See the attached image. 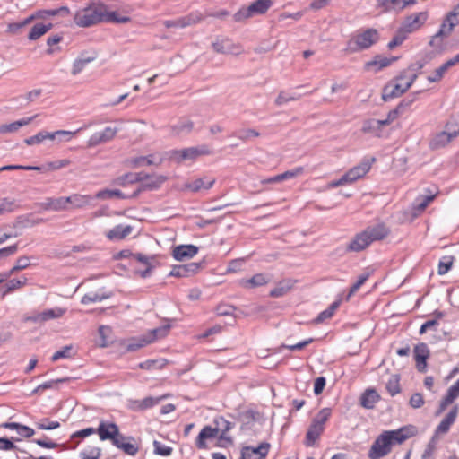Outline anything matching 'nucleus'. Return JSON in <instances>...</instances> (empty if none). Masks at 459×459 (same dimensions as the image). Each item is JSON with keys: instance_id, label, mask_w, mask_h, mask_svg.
Returning <instances> with one entry per match:
<instances>
[{"instance_id": "nucleus-59", "label": "nucleus", "mask_w": 459, "mask_h": 459, "mask_svg": "<svg viewBox=\"0 0 459 459\" xmlns=\"http://www.w3.org/2000/svg\"><path fill=\"white\" fill-rule=\"evenodd\" d=\"M108 143L100 132L94 133L88 140L87 146L88 147H96L100 144Z\"/></svg>"}, {"instance_id": "nucleus-48", "label": "nucleus", "mask_w": 459, "mask_h": 459, "mask_svg": "<svg viewBox=\"0 0 459 459\" xmlns=\"http://www.w3.org/2000/svg\"><path fill=\"white\" fill-rule=\"evenodd\" d=\"M399 380L400 379L397 375H393L386 383L385 388L392 396H394L401 392Z\"/></svg>"}, {"instance_id": "nucleus-6", "label": "nucleus", "mask_w": 459, "mask_h": 459, "mask_svg": "<svg viewBox=\"0 0 459 459\" xmlns=\"http://www.w3.org/2000/svg\"><path fill=\"white\" fill-rule=\"evenodd\" d=\"M213 424L215 426L212 429L216 430V436L220 433L218 437L219 446L225 447L227 445H231L233 439L230 436H228V432L233 428L234 424L222 416L215 417Z\"/></svg>"}, {"instance_id": "nucleus-63", "label": "nucleus", "mask_w": 459, "mask_h": 459, "mask_svg": "<svg viewBox=\"0 0 459 459\" xmlns=\"http://www.w3.org/2000/svg\"><path fill=\"white\" fill-rule=\"evenodd\" d=\"M132 258L135 261L143 264L145 266L154 264L155 256H148L141 253L132 255Z\"/></svg>"}, {"instance_id": "nucleus-17", "label": "nucleus", "mask_w": 459, "mask_h": 459, "mask_svg": "<svg viewBox=\"0 0 459 459\" xmlns=\"http://www.w3.org/2000/svg\"><path fill=\"white\" fill-rule=\"evenodd\" d=\"M114 446L128 455H135L139 451V446L133 437L122 435L118 440L114 441Z\"/></svg>"}, {"instance_id": "nucleus-60", "label": "nucleus", "mask_w": 459, "mask_h": 459, "mask_svg": "<svg viewBox=\"0 0 459 459\" xmlns=\"http://www.w3.org/2000/svg\"><path fill=\"white\" fill-rule=\"evenodd\" d=\"M254 14L252 11H249L248 7H243L239 9L233 16V19L236 22H243L250 17H252Z\"/></svg>"}, {"instance_id": "nucleus-30", "label": "nucleus", "mask_w": 459, "mask_h": 459, "mask_svg": "<svg viewBox=\"0 0 459 459\" xmlns=\"http://www.w3.org/2000/svg\"><path fill=\"white\" fill-rule=\"evenodd\" d=\"M52 28H53V24L50 22L47 23V24L42 23V22H38L31 28L29 35H28V39L30 40H36V39H39L41 36H43L44 34H46Z\"/></svg>"}, {"instance_id": "nucleus-32", "label": "nucleus", "mask_w": 459, "mask_h": 459, "mask_svg": "<svg viewBox=\"0 0 459 459\" xmlns=\"http://www.w3.org/2000/svg\"><path fill=\"white\" fill-rule=\"evenodd\" d=\"M269 277L264 273H256L250 279L242 281V285L246 288H256L264 286L269 282Z\"/></svg>"}, {"instance_id": "nucleus-21", "label": "nucleus", "mask_w": 459, "mask_h": 459, "mask_svg": "<svg viewBox=\"0 0 459 459\" xmlns=\"http://www.w3.org/2000/svg\"><path fill=\"white\" fill-rule=\"evenodd\" d=\"M370 239L363 230L358 233L347 246V250L351 252H360L370 245Z\"/></svg>"}, {"instance_id": "nucleus-15", "label": "nucleus", "mask_w": 459, "mask_h": 459, "mask_svg": "<svg viewBox=\"0 0 459 459\" xmlns=\"http://www.w3.org/2000/svg\"><path fill=\"white\" fill-rule=\"evenodd\" d=\"M269 448L270 444L267 442L261 443L257 447L244 446L239 459H263L267 455Z\"/></svg>"}, {"instance_id": "nucleus-54", "label": "nucleus", "mask_w": 459, "mask_h": 459, "mask_svg": "<svg viewBox=\"0 0 459 459\" xmlns=\"http://www.w3.org/2000/svg\"><path fill=\"white\" fill-rule=\"evenodd\" d=\"M93 197L91 195H82L79 194H74V208H82L91 204Z\"/></svg>"}, {"instance_id": "nucleus-36", "label": "nucleus", "mask_w": 459, "mask_h": 459, "mask_svg": "<svg viewBox=\"0 0 459 459\" xmlns=\"http://www.w3.org/2000/svg\"><path fill=\"white\" fill-rule=\"evenodd\" d=\"M160 401V398H153L152 396L146 397L143 400H135L132 402V409L134 410H146L152 408Z\"/></svg>"}, {"instance_id": "nucleus-49", "label": "nucleus", "mask_w": 459, "mask_h": 459, "mask_svg": "<svg viewBox=\"0 0 459 459\" xmlns=\"http://www.w3.org/2000/svg\"><path fill=\"white\" fill-rule=\"evenodd\" d=\"M455 257L452 255L444 256L438 263L437 273L439 275L446 274L452 267Z\"/></svg>"}, {"instance_id": "nucleus-20", "label": "nucleus", "mask_w": 459, "mask_h": 459, "mask_svg": "<svg viewBox=\"0 0 459 459\" xmlns=\"http://www.w3.org/2000/svg\"><path fill=\"white\" fill-rule=\"evenodd\" d=\"M364 231L370 239V243L382 240L390 233L389 229L384 223H378L374 226L367 227Z\"/></svg>"}, {"instance_id": "nucleus-1", "label": "nucleus", "mask_w": 459, "mask_h": 459, "mask_svg": "<svg viewBox=\"0 0 459 459\" xmlns=\"http://www.w3.org/2000/svg\"><path fill=\"white\" fill-rule=\"evenodd\" d=\"M412 435L413 432L408 427L396 430H385L375 439L368 455L370 459H380L392 451L394 444H402Z\"/></svg>"}, {"instance_id": "nucleus-35", "label": "nucleus", "mask_w": 459, "mask_h": 459, "mask_svg": "<svg viewBox=\"0 0 459 459\" xmlns=\"http://www.w3.org/2000/svg\"><path fill=\"white\" fill-rule=\"evenodd\" d=\"M273 0H255L249 5V11H252L253 14H264L272 6Z\"/></svg>"}, {"instance_id": "nucleus-28", "label": "nucleus", "mask_w": 459, "mask_h": 459, "mask_svg": "<svg viewBox=\"0 0 459 459\" xmlns=\"http://www.w3.org/2000/svg\"><path fill=\"white\" fill-rule=\"evenodd\" d=\"M398 57L393 56L391 58L377 56L373 60L366 63L365 67L367 69H370L374 66H377L376 68V72L380 71L381 69L389 66L393 62L396 61Z\"/></svg>"}, {"instance_id": "nucleus-53", "label": "nucleus", "mask_w": 459, "mask_h": 459, "mask_svg": "<svg viewBox=\"0 0 459 459\" xmlns=\"http://www.w3.org/2000/svg\"><path fill=\"white\" fill-rule=\"evenodd\" d=\"M36 427L42 430H52L60 427V423L56 420H50L48 418L42 419L36 422Z\"/></svg>"}, {"instance_id": "nucleus-42", "label": "nucleus", "mask_w": 459, "mask_h": 459, "mask_svg": "<svg viewBox=\"0 0 459 459\" xmlns=\"http://www.w3.org/2000/svg\"><path fill=\"white\" fill-rule=\"evenodd\" d=\"M66 309L61 307H54L50 309H46L41 312L43 323L51 319H56L63 316L65 313Z\"/></svg>"}, {"instance_id": "nucleus-24", "label": "nucleus", "mask_w": 459, "mask_h": 459, "mask_svg": "<svg viewBox=\"0 0 459 459\" xmlns=\"http://www.w3.org/2000/svg\"><path fill=\"white\" fill-rule=\"evenodd\" d=\"M216 437V430L213 429L212 426H204L195 439V446L198 449H206V440Z\"/></svg>"}, {"instance_id": "nucleus-46", "label": "nucleus", "mask_w": 459, "mask_h": 459, "mask_svg": "<svg viewBox=\"0 0 459 459\" xmlns=\"http://www.w3.org/2000/svg\"><path fill=\"white\" fill-rule=\"evenodd\" d=\"M110 296H111V294H109V293L108 294L87 293L82 298L81 302H82V304L86 305L89 303L102 301L103 299L110 298Z\"/></svg>"}, {"instance_id": "nucleus-50", "label": "nucleus", "mask_w": 459, "mask_h": 459, "mask_svg": "<svg viewBox=\"0 0 459 459\" xmlns=\"http://www.w3.org/2000/svg\"><path fill=\"white\" fill-rule=\"evenodd\" d=\"M301 97L300 94H288L285 91H281L275 100L276 106H282L290 101L298 100Z\"/></svg>"}, {"instance_id": "nucleus-40", "label": "nucleus", "mask_w": 459, "mask_h": 459, "mask_svg": "<svg viewBox=\"0 0 459 459\" xmlns=\"http://www.w3.org/2000/svg\"><path fill=\"white\" fill-rule=\"evenodd\" d=\"M30 264L29 256H21L16 260L15 265L8 273H4V277L8 278L16 272L28 268Z\"/></svg>"}, {"instance_id": "nucleus-52", "label": "nucleus", "mask_w": 459, "mask_h": 459, "mask_svg": "<svg viewBox=\"0 0 459 459\" xmlns=\"http://www.w3.org/2000/svg\"><path fill=\"white\" fill-rule=\"evenodd\" d=\"M82 459H100L101 456V449L97 446L88 447L80 453Z\"/></svg>"}, {"instance_id": "nucleus-44", "label": "nucleus", "mask_w": 459, "mask_h": 459, "mask_svg": "<svg viewBox=\"0 0 459 459\" xmlns=\"http://www.w3.org/2000/svg\"><path fill=\"white\" fill-rule=\"evenodd\" d=\"M113 197H117L120 199L126 198V196L124 195V193L118 189H113V190L104 189V190L99 191L96 194V198H99V199H109V198H113Z\"/></svg>"}, {"instance_id": "nucleus-12", "label": "nucleus", "mask_w": 459, "mask_h": 459, "mask_svg": "<svg viewBox=\"0 0 459 459\" xmlns=\"http://www.w3.org/2000/svg\"><path fill=\"white\" fill-rule=\"evenodd\" d=\"M428 19L427 12H420L411 13L405 17L401 27L408 33L411 34L419 29L426 22Z\"/></svg>"}, {"instance_id": "nucleus-34", "label": "nucleus", "mask_w": 459, "mask_h": 459, "mask_svg": "<svg viewBox=\"0 0 459 459\" xmlns=\"http://www.w3.org/2000/svg\"><path fill=\"white\" fill-rule=\"evenodd\" d=\"M96 58H97V54L95 52H91V56H87V58H85V59H81V58L77 57L74 61V64H73V68L71 71L72 74L77 75L86 67V65L88 64H90L91 62H93L94 60H96Z\"/></svg>"}, {"instance_id": "nucleus-18", "label": "nucleus", "mask_w": 459, "mask_h": 459, "mask_svg": "<svg viewBox=\"0 0 459 459\" xmlns=\"http://www.w3.org/2000/svg\"><path fill=\"white\" fill-rule=\"evenodd\" d=\"M198 252L195 245H179L174 247L172 255L177 261H184L194 257Z\"/></svg>"}, {"instance_id": "nucleus-3", "label": "nucleus", "mask_w": 459, "mask_h": 459, "mask_svg": "<svg viewBox=\"0 0 459 459\" xmlns=\"http://www.w3.org/2000/svg\"><path fill=\"white\" fill-rule=\"evenodd\" d=\"M170 329V325L167 324L162 326L154 328L151 330L147 334L138 337L132 338L128 341L126 351H135L147 344H150L156 341L158 338H161L167 335Z\"/></svg>"}, {"instance_id": "nucleus-57", "label": "nucleus", "mask_w": 459, "mask_h": 459, "mask_svg": "<svg viewBox=\"0 0 459 459\" xmlns=\"http://www.w3.org/2000/svg\"><path fill=\"white\" fill-rule=\"evenodd\" d=\"M154 453L162 456H169L172 454V447L162 444L160 441L155 440L153 442Z\"/></svg>"}, {"instance_id": "nucleus-51", "label": "nucleus", "mask_w": 459, "mask_h": 459, "mask_svg": "<svg viewBox=\"0 0 459 459\" xmlns=\"http://www.w3.org/2000/svg\"><path fill=\"white\" fill-rule=\"evenodd\" d=\"M449 68H451V66L448 65L447 62H445L442 65H440L438 68L435 70L433 75H429L428 77V81L429 82H439Z\"/></svg>"}, {"instance_id": "nucleus-43", "label": "nucleus", "mask_w": 459, "mask_h": 459, "mask_svg": "<svg viewBox=\"0 0 459 459\" xmlns=\"http://www.w3.org/2000/svg\"><path fill=\"white\" fill-rule=\"evenodd\" d=\"M204 19V15L198 11L192 12L187 15L182 17L185 28L196 24L202 22Z\"/></svg>"}, {"instance_id": "nucleus-62", "label": "nucleus", "mask_w": 459, "mask_h": 459, "mask_svg": "<svg viewBox=\"0 0 459 459\" xmlns=\"http://www.w3.org/2000/svg\"><path fill=\"white\" fill-rule=\"evenodd\" d=\"M70 163H71V161L69 160L65 159V160L50 161V162H48L46 165H47L48 171H50V170H57L62 168H65V167L68 166Z\"/></svg>"}, {"instance_id": "nucleus-39", "label": "nucleus", "mask_w": 459, "mask_h": 459, "mask_svg": "<svg viewBox=\"0 0 459 459\" xmlns=\"http://www.w3.org/2000/svg\"><path fill=\"white\" fill-rule=\"evenodd\" d=\"M40 207L44 210H52L56 212L65 211L61 197L57 198H47L45 202L40 204Z\"/></svg>"}, {"instance_id": "nucleus-11", "label": "nucleus", "mask_w": 459, "mask_h": 459, "mask_svg": "<svg viewBox=\"0 0 459 459\" xmlns=\"http://www.w3.org/2000/svg\"><path fill=\"white\" fill-rule=\"evenodd\" d=\"M417 0H377V8L382 13H399L410 5H414Z\"/></svg>"}, {"instance_id": "nucleus-16", "label": "nucleus", "mask_w": 459, "mask_h": 459, "mask_svg": "<svg viewBox=\"0 0 459 459\" xmlns=\"http://www.w3.org/2000/svg\"><path fill=\"white\" fill-rule=\"evenodd\" d=\"M167 178L162 175H150L148 174L146 180L140 185L136 191L132 195V197H136L141 192L152 191L160 188V186L166 181Z\"/></svg>"}, {"instance_id": "nucleus-2", "label": "nucleus", "mask_w": 459, "mask_h": 459, "mask_svg": "<svg viewBox=\"0 0 459 459\" xmlns=\"http://www.w3.org/2000/svg\"><path fill=\"white\" fill-rule=\"evenodd\" d=\"M380 39L377 29L368 28L364 30H359L347 42L346 51L356 53L368 49L375 45Z\"/></svg>"}, {"instance_id": "nucleus-26", "label": "nucleus", "mask_w": 459, "mask_h": 459, "mask_svg": "<svg viewBox=\"0 0 459 459\" xmlns=\"http://www.w3.org/2000/svg\"><path fill=\"white\" fill-rule=\"evenodd\" d=\"M384 126L378 119H367L363 121L361 132L363 134H370L376 137H381L382 127Z\"/></svg>"}, {"instance_id": "nucleus-22", "label": "nucleus", "mask_w": 459, "mask_h": 459, "mask_svg": "<svg viewBox=\"0 0 459 459\" xmlns=\"http://www.w3.org/2000/svg\"><path fill=\"white\" fill-rule=\"evenodd\" d=\"M45 221V219L35 217L33 214L30 213L18 216L14 221L13 227L22 229L31 228Z\"/></svg>"}, {"instance_id": "nucleus-55", "label": "nucleus", "mask_w": 459, "mask_h": 459, "mask_svg": "<svg viewBox=\"0 0 459 459\" xmlns=\"http://www.w3.org/2000/svg\"><path fill=\"white\" fill-rule=\"evenodd\" d=\"M166 365L165 359H149L140 363L139 367L142 369L162 368Z\"/></svg>"}, {"instance_id": "nucleus-14", "label": "nucleus", "mask_w": 459, "mask_h": 459, "mask_svg": "<svg viewBox=\"0 0 459 459\" xmlns=\"http://www.w3.org/2000/svg\"><path fill=\"white\" fill-rule=\"evenodd\" d=\"M430 356V351L425 342H420L414 346L413 357L416 362V368L419 372L427 371V360Z\"/></svg>"}, {"instance_id": "nucleus-9", "label": "nucleus", "mask_w": 459, "mask_h": 459, "mask_svg": "<svg viewBox=\"0 0 459 459\" xmlns=\"http://www.w3.org/2000/svg\"><path fill=\"white\" fill-rule=\"evenodd\" d=\"M452 121H448L446 125V130L437 134L430 142V146L433 149L444 147L449 143L454 138L459 134V125L456 129H451Z\"/></svg>"}, {"instance_id": "nucleus-27", "label": "nucleus", "mask_w": 459, "mask_h": 459, "mask_svg": "<svg viewBox=\"0 0 459 459\" xmlns=\"http://www.w3.org/2000/svg\"><path fill=\"white\" fill-rule=\"evenodd\" d=\"M36 117H37V115L30 117H23L20 120L14 121L10 124L1 125L0 126V133L1 134L14 133V132L18 131L22 126H27L30 123H31Z\"/></svg>"}, {"instance_id": "nucleus-13", "label": "nucleus", "mask_w": 459, "mask_h": 459, "mask_svg": "<svg viewBox=\"0 0 459 459\" xmlns=\"http://www.w3.org/2000/svg\"><path fill=\"white\" fill-rule=\"evenodd\" d=\"M375 161V158L371 160L365 159L359 165L353 167L347 171L343 176L348 184L355 182L357 179L365 176L370 169L372 163Z\"/></svg>"}, {"instance_id": "nucleus-41", "label": "nucleus", "mask_w": 459, "mask_h": 459, "mask_svg": "<svg viewBox=\"0 0 459 459\" xmlns=\"http://www.w3.org/2000/svg\"><path fill=\"white\" fill-rule=\"evenodd\" d=\"M69 9L66 6H62L58 9H51V10H40L38 11L35 15L38 19H44L46 16H56V15H63L68 14Z\"/></svg>"}, {"instance_id": "nucleus-47", "label": "nucleus", "mask_w": 459, "mask_h": 459, "mask_svg": "<svg viewBox=\"0 0 459 459\" xmlns=\"http://www.w3.org/2000/svg\"><path fill=\"white\" fill-rule=\"evenodd\" d=\"M232 135L237 136L239 140H241L243 142H247L252 137L260 136V133L255 129L248 128V129H241L238 132H235L232 134Z\"/></svg>"}, {"instance_id": "nucleus-29", "label": "nucleus", "mask_w": 459, "mask_h": 459, "mask_svg": "<svg viewBox=\"0 0 459 459\" xmlns=\"http://www.w3.org/2000/svg\"><path fill=\"white\" fill-rule=\"evenodd\" d=\"M452 31H453V30L449 29L448 22H446V20L445 19L444 22H442L438 31L430 39V41L429 43V46H431V47L439 46L442 42V39L444 37H447Z\"/></svg>"}, {"instance_id": "nucleus-5", "label": "nucleus", "mask_w": 459, "mask_h": 459, "mask_svg": "<svg viewBox=\"0 0 459 459\" xmlns=\"http://www.w3.org/2000/svg\"><path fill=\"white\" fill-rule=\"evenodd\" d=\"M76 25L83 28L91 27L103 22V4L98 6H89L74 15Z\"/></svg>"}, {"instance_id": "nucleus-45", "label": "nucleus", "mask_w": 459, "mask_h": 459, "mask_svg": "<svg viewBox=\"0 0 459 459\" xmlns=\"http://www.w3.org/2000/svg\"><path fill=\"white\" fill-rule=\"evenodd\" d=\"M332 411L330 408H323L315 416V418L312 420V423L318 425L320 427H325V423L329 420Z\"/></svg>"}, {"instance_id": "nucleus-33", "label": "nucleus", "mask_w": 459, "mask_h": 459, "mask_svg": "<svg viewBox=\"0 0 459 459\" xmlns=\"http://www.w3.org/2000/svg\"><path fill=\"white\" fill-rule=\"evenodd\" d=\"M214 183L215 179L204 181V178H196L193 182L186 184L185 188L189 189L192 192H198L202 189H210L211 187H212Z\"/></svg>"}, {"instance_id": "nucleus-25", "label": "nucleus", "mask_w": 459, "mask_h": 459, "mask_svg": "<svg viewBox=\"0 0 459 459\" xmlns=\"http://www.w3.org/2000/svg\"><path fill=\"white\" fill-rule=\"evenodd\" d=\"M133 228L130 225H117L106 233V237L112 241L122 240L131 234Z\"/></svg>"}, {"instance_id": "nucleus-23", "label": "nucleus", "mask_w": 459, "mask_h": 459, "mask_svg": "<svg viewBox=\"0 0 459 459\" xmlns=\"http://www.w3.org/2000/svg\"><path fill=\"white\" fill-rule=\"evenodd\" d=\"M380 400V395L375 389L368 388L359 398L360 405L365 409H373L375 404Z\"/></svg>"}, {"instance_id": "nucleus-4", "label": "nucleus", "mask_w": 459, "mask_h": 459, "mask_svg": "<svg viewBox=\"0 0 459 459\" xmlns=\"http://www.w3.org/2000/svg\"><path fill=\"white\" fill-rule=\"evenodd\" d=\"M416 79V74H412L411 75L408 76L406 71L403 72L397 77V81H399V82L394 85H386L384 88L382 99L385 101H387L391 99L401 96L412 85Z\"/></svg>"}, {"instance_id": "nucleus-64", "label": "nucleus", "mask_w": 459, "mask_h": 459, "mask_svg": "<svg viewBox=\"0 0 459 459\" xmlns=\"http://www.w3.org/2000/svg\"><path fill=\"white\" fill-rule=\"evenodd\" d=\"M409 404L414 409L420 408L424 404L422 394L420 393L413 394L410 398Z\"/></svg>"}, {"instance_id": "nucleus-38", "label": "nucleus", "mask_w": 459, "mask_h": 459, "mask_svg": "<svg viewBox=\"0 0 459 459\" xmlns=\"http://www.w3.org/2000/svg\"><path fill=\"white\" fill-rule=\"evenodd\" d=\"M130 21L127 16H118L117 12H108L107 7L103 4V22H116V23H126Z\"/></svg>"}, {"instance_id": "nucleus-7", "label": "nucleus", "mask_w": 459, "mask_h": 459, "mask_svg": "<svg viewBox=\"0 0 459 459\" xmlns=\"http://www.w3.org/2000/svg\"><path fill=\"white\" fill-rule=\"evenodd\" d=\"M212 48L218 54L238 56L243 53L242 45L233 42V40L229 38H217L212 43Z\"/></svg>"}, {"instance_id": "nucleus-56", "label": "nucleus", "mask_w": 459, "mask_h": 459, "mask_svg": "<svg viewBox=\"0 0 459 459\" xmlns=\"http://www.w3.org/2000/svg\"><path fill=\"white\" fill-rule=\"evenodd\" d=\"M72 351H73V346L66 345V346L63 347L61 350L56 351L53 354L51 359H52V361H56L60 359L71 358L73 356Z\"/></svg>"}, {"instance_id": "nucleus-61", "label": "nucleus", "mask_w": 459, "mask_h": 459, "mask_svg": "<svg viewBox=\"0 0 459 459\" xmlns=\"http://www.w3.org/2000/svg\"><path fill=\"white\" fill-rule=\"evenodd\" d=\"M32 442L37 444L40 447L48 448V449L56 448L57 446H60L59 444L50 440L47 437H43L42 438L33 439Z\"/></svg>"}, {"instance_id": "nucleus-31", "label": "nucleus", "mask_w": 459, "mask_h": 459, "mask_svg": "<svg viewBox=\"0 0 459 459\" xmlns=\"http://www.w3.org/2000/svg\"><path fill=\"white\" fill-rule=\"evenodd\" d=\"M325 427H320L314 423H311L309 426L307 434H306V441L305 444L307 446H312L316 440L321 436L324 432Z\"/></svg>"}, {"instance_id": "nucleus-10", "label": "nucleus", "mask_w": 459, "mask_h": 459, "mask_svg": "<svg viewBox=\"0 0 459 459\" xmlns=\"http://www.w3.org/2000/svg\"><path fill=\"white\" fill-rule=\"evenodd\" d=\"M96 433L99 435L100 440H110L113 445L114 441L118 440L122 436L116 423L103 420L100 421L98 429H96Z\"/></svg>"}, {"instance_id": "nucleus-8", "label": "nucleus", "mask_w": 459, "mask_h": 459, "mask_svg": "<svg viewBox=\"0 0 459 459\" xmlns=\"http://www.w3.org/2000/svg\"><path fill=\"white\" fill-rule=\"evenodd\" d=\"M209 151L205 146L201 148L198 147H189L182 150H173L171 152L170 158L178 162H181L183 160H195L198 156L208 154Z\"/></svg>"}, {"instance_id": "nucleus-37", "label": "nucleus", "mask_w": 459, "mask_h": 459, "mask_svg": "<svg viewBox=\"0 0 459 459\" xmlns=\"http://www.w3.org/2000/svg\"><path fill=\"white\" fill-rule=\"evenodd\" d=\"M162 159H160L159 161H155L154 160V155L153 154H150L148 156H140V157H136V158H134L132 160H131V165L134 168H137V167H141L143 165H156V166H159L162 163Z\"/></svg>"}, {"instance_id": "nucleus-19", "label": "nucleus", "mask_w": 459, "mask_h": 459, "mask_svg": "<svg viewBox=\"0 0 459 459\" xmlns=\"http://www.w3.org/2000/svg\"><path fill=\"white\" fill-rule=\"evenodd\" d=\"M459 407L458 405H455L451 411L447 413V415L440 421V423L437 425L435 435H440V434H446L449 431L451 426L455 421V419L458 414Z\"/></svg>"}, {"instance_id": "nucleus-58", "label": "nucleus", "mask_w": 459, "mask_h": 459, "mask_svg": "<svg viewBox=\"0 0 459 459\" xmlns=\"http://www.w3.org/2000/svg\"><path fill=\"white\" fill-rule=\"evenodd\" d=\"M368 273H362L359 276L357 281L351 287L349 294L346 298L348 300L351 295L357 292L359 288L365 283V281L368 279Z\"/></svg>"}]
</instances>
